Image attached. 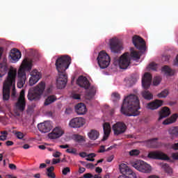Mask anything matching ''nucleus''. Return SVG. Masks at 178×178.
<instances>
[{
    "instance_id": "f257e3e1",
    "label": "nucleus",
    "mask_w": 178,
    "mask_h": 178,
    "mask_svg": "<svg viewBox=\"0 0 178 178\" xmlns=\"http://www.w3.org/2000/svg\"><path fill=\"white\" fill-rule=\"evenodd\" d=\"M72 63V58L69 56H63L56 60V68L58 72V76L56 79V86L59 90L65 88L67 84V69H69Z\"/></svg>"
},
{
    "instance_id": "f03ea898",
    "label": "nucleus",
    "mask_w": 178,
    "mask_h": 178,
    "mask_svg": "<svg viewBox=\"0 0 178 178\" xmlns=\"http://www.w3.org/2000/svg\"><path fill=\"white\" fill-rule=\"evenodd\" d=\"M140 100L136 95H129L124 99L121 113L126 116H138L140 115Z\"/></svg>"
},
{
    "instance_id": "7ed1b4c3",
    "label": "nucleus",
    "mask_w": 178,
    "mask_h": 178,
    "mask_svg": "<svg viewBox=\"0 0 178 178\" xmlns=\"http://www.w3.org/2000/svg\"><path fill=\"white\" fill-rule=\"evenodd\" d=\"M16 76H17V71L16 70H9L7 79L4 81L3 86V101H8L9 98H10V87H12V97H15L16 95V90L15 88V83H16Z\"/></svg>"
},
{
    "instance_id": "20e7f679",
    "label": "nucleus",
    "mask_w": 178,
    "mask_h": 178,
    "mask_svg": "<svg viewBox=\"0 0 178 178\" xmlns=\"http://www.w3.org/2000/svg\"><path fill=\"white\" fill-rule=\"evenodd\" d=\"M33 67V61L25 58L18 70V81L17 86L18 88H22L26 83V70L30 72Z\"/></svg>"
},
{
    "instance_id": "39448f33",
    "label": "nucleus",
    "mask_w": 178,
    "mask_h": 178,
    "mask_svg": "<svg viewBox=\"0 0 178 178\" xmlns=\"http://www.w3.org/2000/svg\"><path fill=\"white\" fill-rule=\"evenodd\" d=\"M151 83H152V75L149 72L145 73L144 76L142 78V86L145 90L142 91L141 95L144 99L147 101H151L154 99V95L151 93L148 90L151 87Z\"/></svg>"
},
{
    "instance_id": "423d86ee",
    "label": "nucleus",
    "mask_w": 178,
    "mask_h": 178,
    "mask_svg": "<svg viewBox=\"0 0 178 178\" xmlns=\"http://www.w3.org/2000/svg\"><path fill=\"white\" fill-rule=\"evenodd\" d=\"M44 91H45V82L41 81L35 88L29 90L27 98L29 101H40Z\"/></svg>"
},
{
    "instance_id": "0eeeda50",
    "label": "nucleus",
    "mask_w": 178,
    "mask_h": 178,
    "mask_svg": "<svg viewBox=\"0 0 178 178\" xmlns=\"http://www.w3.org/2000/svg\"><path fill=\"white\" fill-rule=\"evenodd\" d=\"M114 65H119L120 69H127L130 65V54L126 52L119 59L114 58Z\"/></svg>"
},
{
    "instance_id": "6e6552de",
    "label": "nucleus",
    "mask_w": 178,
    "mask_h": 178,
    "mask_svg": "<svg viewBox=\"0 0 178 178\" xmlns=\"http://www.w3.org/2000/svg\"><path fill=\"white\" fill-rule=\"evenodd\" d=\"M97 63L100 69H106L109 66V63H111V57L106 52L102 51L99 53Z\"/></svg>"
},
{
    "instance_id": "1a4fd4ad",
    "label": "nucleus",
    "mask_w": 178,
    "mask_h": 178,
    "mask_svg": "<svg viewBox=\"0 0 178 178\" xmlns=\"http://www.w3.org/2000/svg\"><path fill=\"white\" fill-rule=\"evenodd\" d=\"M133 167L142 173H151V165L143 161H138L132 164Z\"/></svg>"
},
{
    "instance_id": "9d476101",
    "label": "nucleus",
    "mask_w": 178,
    "mask_h": 178,
    "mask_svg": "<svg viewBox=\"0 0 178 178\" xmlns=\"http://www.w3.org/2000/svg\"><path fill=\"white\" fill-rule=\"evenodd\" d=\"M132 42L136 49L139 51H145V40L143 38L135 35L132 38Z\"/></svg>"
},
{
    "instance_id": "9b49d317",
    "label": "nucleus",
    "mask_w": 178,
    "mask_h": 178,
    "mask_svg": "<svg viewBox=\"0 0 178 178\" xmlns=\"http://www.w3.org/2000/svg\"><path fill=\"white\" fill-rule=\"evenodd\" d=\"M126 130H127V126L124 122H118L113 125L114 136H120V134L126 133Z\"/></svg>"
},
{
    "instance_id": "f8f14e48",
    "label": "nucleus",
    "mask_w": 178,
    "mask_h": 178,
    "mask_svg": "<svg viewBox=\"0 0 178 178\" xmlns=\"http://www.w3.org/2000/svg\"><path fill=\"white\" fill-rule=\"evenodd\" d=\"M110 49L113 54H119L122 51V43L119 39L114 38L110 40Z\"/></svg>"
},
{
    "instance_id": "ddd939ff",
    "label": "nucleus",
    "mask_w": 178,
    "mask_h": 178,
    "mask_svg": "<svg viewBox=\"0 0 178 178\" xmlns=\"http://www.w3.org/2000/svg\"><path fill=\"white\" fill-rule=\"evenodd\" d=\"M147 157L149 159H161V161H169V156L162 152H150Z\"/></svg>"
},
{
    "instance_id": "4468645a",
    "label": "nucleus",
    "mask_w": 178,
    "mask_h": 178,
    "mask_svg": "<svg viewBox=\"0 0 178 178\" xmlns=\"http://www.w3.org/2000/svg\"><path fill=\"white\" fill-rule=\"evenodd\" d=\"M84 119L81 117H76L72 118L70 122L69 126L72 129H80V127H83L84 126Z\"/></svg>"
},
{
    "instance_id": "2eb2a0df",
    "label": "nucleus",
    "mask_w": 178,
    "mask_h": 178,
    "mask_svg": "<svg viewBox=\"0 0 178 178\" xmlns=\"http://www.w3.org/2000/svg\"><path fill=\"white\" fill-rule=\"evenodd\" d=\"M63 134H65V131L62 127H56L51 133L48 134V137L50 138V140H56V138H60Z\"/></svg>"
},
{
    "instance_id": "dca6fc26",
    "label": "nucleus",
    "mask_w": 178,
    "mask_h": 178,
    "mask_svg": "<svg viewBox=\"0 0 178 178\" xmlns=\"http://www.w3.org/2000/svg\"><path fill=\"white\" fill-rule=\"evenodd\" d=\"M16 106L19 111H21V112H23V111L26 109V98L24 90H21L19 97L18 98V101L16 104Z\"/></svg>"
},
{
    "instance_id": "f3484780",
    "label": "nucleus",
    "mask_w": 178,
    "mask_h": 178,
    "mask_svg": "<svg viewBox=\"0 0 178 178\" xmlns=\"http://www.w3.org/2000/svg\"><path fill=\"white\" fill-rule=\"evenodd\" d=\"M41 79V73L37 70H34L31 73V78L29 79V86H34L37 84Z\"/></svg>"
},
{
    "instance_id": "a211bd4d",
    "label": "nucleus",
    "mask_w": 178,
    "mask_h": 178,
    "mask_svg": "<svg viewBox=\"0 0 178 178\" xmlns=\"http://www.w3.org/2000/svg\"><path fill=\"white\" fill-rule=\"evenodd\" d=\"M76 84L81 87L82 88H85V90H88L90 88V81L87 79V77L83 76H80L78 79L76 80Z\"/></svg>"
},
{
    "instance_id": "6ab92c4d",
    "label": "nucleus",
    "mask_w": 178,
    "mask_h": 178,
    "mask_svg": "<svg viewBox=\"0 0 178 178\" xmlns=\"http://www.w3.org/2000/svg\"><path fill=\"white\" fill-rule=\"evenodd\" d=\"M10 57L11 62L15 63V62H18L19 59L22 58V53L17 49H13L10 52Z\"/></svg>"
},
{
    "instance_id": "aec40b11",
    "label": "nucleus",
    "mask_w": 178,
    "mask_h": 178,
    "mask_svg": "<svg viewBox=\"0 0 178 178\" xmlns=\"http://www.w3.org/2000/svg\"><path fill=\"white\" fill-rule=\"evenodd\" d=\"M38 129L40 131L41 133H48L51 131V129H52V126L51 125V122L49 121H45L44 122H42L38 125Z\"/></svg>"
},
{
    "instance_id": "412c9836",
    "label": "nucleus",
    "mask_w": 178,
    "mask_h": 178,
    "mask_svg": "<svg viewBox=\"0 0 178 178\" xmlns=\"http://www.w3.org/2000/svg\"><path fill=\"white\" fill-rule=\"evenodd\" d=\"M163 105V101L156 99L152 102L147 104V109H151L152 111H155V109H158L160 106Z\"/></svg>"
},
{
    "instance_id": "4be33fe9",
    "label": "nucleus",
    "mask_w": 178,
    "mask_h": 178,
    "mask_svg": "<svg viewBox=\"0 0 178 178\" xmlns=\"http://www.w3.org/2000/svg\"><path fill=\"white\" fill-rule=\"evenodd\" d=\"M75 111L77 115H86L87 113V107L83 103H79L75 106Z\"/></svg>"
},
{
    "instance_id": "5701e85b",
    "label": "nucleus",
    "mask_w": 178,
    "mask_h": 178,
    "mask_svg": "<svg viewBox=\"0 0 178 178\" xmlns=\"http://www.w3.org/2000/svg\"><path fill=\"white\" fill-rule=\"evenodd\" d=\"M159 118L158 119L159 121L162 120V119H165V118H168L169 115H170V109L168 107H163L159 111Z\"/></svg>"
},
{
    "instance_id": "b1692460",
    "label": "nucleus",
    "mask_w": 178,
    "mask_h": 178,
    "mask_svg": "<svg viewBox=\"0 0 178 178\" xmlns=\"http://www.w3.org/2000/svg\"><path fill=\"white\" fill-rule=\"evenodd\" d=\"M103 130H104V137L102 138V141H106L108 140V137H109V134H111V124L108 122H105L103 124Z\"/></svg>"
},
{
    "instance_id": "393cba45",
    "label": "nucleus",
    "mask_w": 178,
    "mask_h": 178,
    "mask_svg": "<svg viewBox=\"0 0 178 178\" xmlns=\"http://www.w3.org/2000/svg\"><path fill=\"white\" fill-rule=\"evenodd\" d=\"M97 88L95 86H90V89L86 92L85 98L86 99H92L95 96Z\"/></svg>"
},
{
    "instance_id": "a878e982",
    "label": "nucleus",
    "mask_w": 178,
    "mask_h": 178,
    "mask_svg": "<svg viewBox=\"0 0 178 178\" xmlns=\"http://www.w3.org/2000/svg\"><path fill=\"white\" fill-rule=\"evenodd\" d=\"M120 172L123 175L122 176L126 177L129 174L131 173V169H130L127 165L122 163L120 165Z\"/></svg>"
},
{
    "instance_id": "bb28decb",
    "label": "nucleus",
    "mask_w": 178,
    "mask_h": 178,
    "mask_svg": "<svg viewBox=\"0 0 178 178\" xmlns=\"http://www.w3.org/2000/svg\"><path fill=\"white\" fill-rule=\"evenodd\" d=\"M178 115L174 114L172 115L170 118H167L163 122V124L167 125V124H172V123H175L176 120H177Z\"/></svg>"
},
{
    "instance_id": "cd10ccee",
    "label": "nucleus",
    "mask_w": 178,
    "mask_h": 178,
    "mask_svg": "<svg viewBox=\"0 0 178 178\" xmlns=\"http://www.w3.org/2000/svg\"><path fill=\"white\" fill-rule=\"evenodd\" d=\"M88 136L90 140H97L99 137V132L95 129H92L88 134Z\"/></svg>"
},
{
    "instance_id": "c85d7f7f",
    "label": "nucleus",
    "mask_w": 178,
    "mask_h": 178,
    "mask_svg": "<svg viewBox=\"0 0 178 178\" xmlns=\"http://www.w3.org/2000/svg\"><path fill=\"white\" fill-rule=\"evenodd\" d=\"M158 138L150 139L147 141V145L150 148H158Z\"/></svg>"
},
{
    "instance_id": "c756f323",
    "label": "nucleus",
    "mask_w": 178,
    "mask_h": 178,
    "mask_svg": "<svg viewBox=\"0 0 178 178\" xmlns=\"http://www.w3.org/2000/svg\"><path fill=\"white\" fill-rule=\"evenodd\" d=\"M56 101V97L55 95H50L47 97V98L44 101V106H48V105H51V104L55 102Z\"/></svg>"
},
{
    "instance_id": "7c9ffc66",
    "label": "nucleus",
    "mask_w": 178,
    "mask_h": 178,
    "mask_svg": "<svg viewBox=\"0 0 178 178\" xmlns=\"http://www.w3.org/2000/svg\"><path fill=\"white\" fill-rule=\"evenodd\" d=\"M7 70H8V67L6 66V63H0V79L1 77H3V76L6 74Z\"/></svg>"
},
{
    "instance_id": "2f4dec72",
    "label": "nucleus",
    "mask_w": 178,
    "mask_h": 178,
    "mask_svg": "<svg viewBox=\"0 0 178 178\" xmlns=\"http://www.w3.org/2000/svg\"><path fill=\"white\" fill-rule=\"evenodd\" d=\"M162 71L164 72L165 74H168V76H173V74H175V71L171 70L168 65L163 67Z\"/></svg>"
},
{
    "instance_id": "473e14b6",
    "label": "nucleus",
    "mask_w": 178,
    "mask_h": 178,
    "mask_svg": "<svg viewBox=\"0 0 178 178\" xmlns=\"http://www.w3.org/2000/svg\"><path fill=\"white\" fill-rule=\"evenodd\" d=\"M168 133L170 136H173L174 137H177L178 135V127H172L168 129Z\"/></svg>"
},
{
    "instance_id": "72a5a7b5",
    "label": "nucleus",
    "mask_w": 178,
    "mask_h": 178,
    "mask_svg": "<svg viewBox=\"0 0 178 178\" xmlns=\"http://www.w3.org/2000/svg\"><path fill=\"white\" fill-rule=\"evenodd\" d=\"M130 56L134 59H140V54H138V51H134V48H131Z\"/></svg>"
},
{
    "instance_id": "f704fd0d",
    "label": "nucleus",
    "mask_w": 178,
    "mask_h": 178,
    "mask_svg": "<svg viewBox=\"0 0 178 178\" xmlns=\"http://www.w3.org/2000/svg\"><path fill=\"white\" fill-rule=\"evenodd\" d=\"M87 156L88 158L86 159V161H89V162H94L95 161L94 158L97 156V154H95V153H90L88 154Z\"/></svg>"
},
{
    "instance_id": "c9c22d12",
    "label": "nucleus",
    "mask_w": 178,
    "mask_h": 178,
    "mask_svg": "<svg viewBox=\"0 0 178 178\" xmlns=\"http://www.w3.org/2000/svg\"><path fill=\"white\" fill-rule=\"evenodd\" d=\"M111 97H112L113 102H118V101H119V99H120V95L118 92H113L111 95Z\"/></svg>"
},
{
    "instance_id": "e433bc0d",
    "label": "nucleus",
    "mask_w": 178,
    "mask_h": 178,
    "mask_svg": "<svg viewBox=\"0 0 178 178\" xmlns=\"http://www.w3.org/2000/svg\"><path fill=\"white\" fill-rule=\"evenodd\" d=\"M169 95L168 90H164L161 92L159 93L157 97L159 98H166V96Z\"/></svg>"
},
{
    "instance_id": "4c0bfd02",
    "label": "nucleus",
    "mask_w": 178,
    "mask_h": 178,
    "mask_svg": "<svg viewBox=\"0 0 178 178\" xmlns=\"http://www.w3.org/2000/svg\"><path fill=\"white\" fill-rule=\"evenodd\" d=\"M161 80H162V79L161 78V76H155L153 80L154 86H159Z\"/></svg>"
},
{
    "instance_id": "58836bf2",
    "label": "nucleus",
    "mask_w": 178,
    "mask_h": 178,
    "mask_svg": "<svg viewBox=\"0 0 178 178\" xmlns=\"http://www.w3.org/2000/svg\"><path fill=\"white\" fill-rule=\"evenodd\" d=\"M129 155L131 156H138V155H140V150H138V149H132L129 152Z\"/></svg>"
},
{
    "instance_id": "ea45409f",
    "label": "nucleus",
    "mask_w": 178,
    "mask_h": 178,
    "mask_svg": "<svg viewBox=\"0 0 178 178\" xmlns=\"http://www.w3.org/2000/svg\"><path fill=\"white\" fill-rule=\"evenodd\" d=\"M66 152L68 154H73V155H77V149L74 148L67 149Z\"/></svg>"
},
{
    "instance_id": "a19ab883",
    "label": "nucleus",
    "mask_w": 178,
    "mask_h": 178,
    "mask_svg": "<svg viewBox=\"0 0 178 178\" xmlns=\"http://www.w3.org/2000/svg\"><path fill=\"white\" fill-rule=\"evenodd\" d=\"M15 136L19 140H22L24 138V134L20 131H17L15 133Z\"/></svg>"
},
{
    "instance_id": "79ce46f5",
    "label": "nucleus",
    "mask_w": 178,
    "mask_h": 178,
    "mask_svg": "<svg viewBox=\"0 0 178 178\" xmlns=\"http://www.w3.org/2000/svg\"><path fill=\"white\" fill-rule=\"evenodd\" d=\"M63 175H64V176H66V175H67V173H70V168L69 167H65L63 169L62 171Z\"/></svg>"
},
{
    "instance_id": "37998d69",
    "label": "nucleus",
    "mask_w": 178,
    "mask_h": 178,
    "mask_svg": "<svg viewBox=\"0 0 178 178\" xmlns=\"http://www.w3.org/2000/svg\"><path fill=\"white\" fill-rule=\"evenodd\" d=\"M83 140H84L83 136H81L80 135L75 136V140L77 141V143H81V141H83Z\"/></svg>"
},
{
    "instance_id": "c03bdc74",
    "label": "nucleus",
    "mask_w": 178,
    "mask_h": 178,
    "mask_svg": "<svg viewBox=\"0 0 178 178\" xmlns=\"http://www.w3.org/2000/svg\"><path fill=\"white\" fill-rule=\"evenodd\" d=\"M72 97L73 98V99H80L81 95H80V94L72 93Z\"/></svg>"
},
{
    "instance_id": "a18cd8bd",
    "label": "nucleus",
    "mask_w": 178,
    "mask_h": 178,
    "mask_svg": "<svg viewBox=\"0 0 178 178\" xmlns=\"http://www.w3.org/2000/svg\"><path fill=\"white\" fill-rule=\"evenodd\" d=\"M149 69H152V70H156V64L155 63H151L149 65Z\"/></svg>"
},
{
    "instance_id": "49530a36",
    "label": "nucleus",
    "mask_w": 178,
    "mask_h": 178,
    "mask_svg": "<svg viewBox=\"0 0 178 178\" xmlns=\"http://www.w3.org/2000/svg\"><path fill=\"white\" fill-rule=\"evenodd\" d=\"M47 176L49 178H56V177L55 172H47Z\"/></svg>"
},
{
    "instance_id": "de8ad7c7",
    "label": "nucleus",
    "mask_w": 178,
    "mask_h": 178,
    "mask_svg": "<svg viewBox=\"0 0 178 178\" xmlns=\"http://www.w3.org/2000/svg\"><path fill=\"white\" fill-rule=\"evenodd\" d=\"M169 59H170V56H162V60H163V62H169Z\"/></svg>"
},
{
    "instance_id": "09e8293b",
    "label": "nucleus",
    "mask_w": 178,
    "mask_h": 178,
    "mask_svg": "<svg viewBox=\"0 0 178 178\" xmlns=\"http://www.w3.org/2000/svg\"><path fill=\"white\" fill-rule=\"evenodd\" d=\"M86 168L87 169H94V164L92 163H88L86 165Z\"/></svg>"
},
{
    "instance_id": "8fccbe9b",
    "label": "nucleus",
    "mask_w": 178,
    "mask_h": 178,
    "mask_svg": "<svg viewBox=\"0 0 178 178\" xmlns=\"http://www.w3.org/2000/svg\"><path fill=\"white\" fill-rule=\"evenodd\" d=\"M83 178H92L94 177V175H92V174L91 173H86L83 175V176L82 177Z\"/></svg>"
},
{
    "instance_id": "3c124183",
    "label": "nucleus",
    "mask_w": 178,
    "mask_h": 178,
    "mask_svg": "<svg viewBox=\"0 0 178 178\" xmlns=\"http://www.w3.org/2000/svg\"><path fill=\"white\" fill-rule=\"evenodd\" d=\"M60 155H62V153H60V152H56L53 153V156L54 158H59V156H60Z\"/></svg>"
},
{
    "instance_id": "603ef678",
    "label": "nucleus",
    "mask_w": 178,
    "mask_h": 178,
    "mask_svg": "<svg viewBox=\"0 0 178 178\" xmlns=\"http://www.w3.org/2000/svg\"><path fill=\"white\" fill-rule=\"evenodd\" d=\"M56 163H60V160L59 159H52V165H56Z\"/></svg>"
},
{
    "instance_id": "864d4df0",
    "label": "nucleus",
    "mask_w": 178,
    "mask_h": 178,
    "mask_svg": "<svg viewBox=\"0 0 178 178\" xmlns=\"http://www.w3.org/2000/svg\"><path fill=\"white\" fill-rule=\"evenodd\" d=\"M9 168L11 169V170H16V169H17V168L16 167V165L13 163H10Z\"/></svg>"
},
{
    "instance_id": "5fc2aeb1",
    "label": "nucleus",
    "mask_w": 178,
    "mask_h": 178,
    "mask_svg": "<svg viewBox=\"0 0 178 178\" xmlns=\"http://www.w3.org/2000/svg\"><path fill=\"white\" fill-rule=\"evenodd\" d=\"M88 154H87L86 152H82L79 153V156H81V158H86L88 156Z\"/></svg>"
},
{
    "instance_id": "6e6d98bb",
    "label": "nucleus",
    "mask_w": 178,
    "mask_h": 178,
    "mask_svg": "<svg viewBox=\"0 0 178 178\" xmlns=\"http://www.w3.org/2000/svg\"><path fill=\"white\" fill-rule=\"evenodd\" d=\"M53 170H55V168H54V166H51L47 169V173L53 172Z\"/></svg>"
},
{
    "instance_id": "4d7b16f0",
    "label": "nucleus",
    "mask_w": 178,
    "mask_h": 178,
    "mask_svg": "<svg viewBox=\"0 0 178 178\" xmlns=\"http://www.w3.org/2000/svg\"><path fill=\"white\" fill-rule=\"evenodd\" d=\"M72 111L70 108H67L65 109V113L66 115H70V113H72Z\"/></svg>"
},
{
    "instance_id": "13d9d810",
    "label": "nucleus",
    "mask_w": 178,
    "mask_h": 178,
    "mask_svg": "<svg viewBox=\"0 0 178 178\" xmlns=\"http://www.w3.org/2000/svg\"><path fill=\"white\" fill-rule=\"evenodd\" d=\"M84 172H86V169L83 167H79V173L81 175L82 173H84Z\"/></svg>"
},
{
    "instance_id": "bf43d9fd",
    "label": "nucleus",
    "mask_w": 178,
    "mask_h": 178,
    "mask_svg": "<svg viewBox=\"0 0 178 178\" xmlns=\"http://www.w3.org/2000/svg\"><path fill=\"white\" fill-rule=\"evenodd\" d=\"M105 146H104V145H102L101 147H100V149H99L98 150V152H99V153H102V152H105Z\"/></svg>"
},
{
    "instance_id": "052dcab7",
    "label": "nucleus",
    "mask_w": 178,
    "mask_h": 178,
    "mask_svg": "<svg viewBox=\"0 0 178 178\" xmlns=\"http://www.w3.org/2000/svg\"><path fill=\"white\" fill-rule=\"evenodd\" d=\"M113 158H115L113 155L108 156L107 158V162H112V161H113Z\"/></svg>"
},
{
    "instance_id": "680f3d73",
    "label": "nucleus",
    "mask_w": 178,
    "mask_h": 178,
    "mask_svg": "<svg viewBox=\"0 0 178 178\" xmlns=\"http://www.w3.org/2000/svg\"><path fill=\"white\" fill-rule=\"evenodd\" d=\"M172 159L177 160L178 159V153H172Z\"/></svg>"
},
{
    "instance_id": "e2e57ef3",
    "label": "nucleus",
    "mask_w": 178,
    "mask_h": 178,
    "mask_svg": "<svg viewBox=\"0 0 178 178\" xmlns=\"http://www.w3.org/2000/svg\"><path fill=\"white\" fill-rule=\"evenodd\" d=\"M6 145H8V147H10V146L13 145L14 143L11 140H8V141H6Z\"/></svg>"
},
{
    "instance_id": "0e129e2a",
    "label": "nucleus",
    "mask_w": 178,
    "mask_h": 178,
    "mask_svg": "<svg viewBox=\"0 0 178 178\" xmlns=\"http://www.w3.org/2000/svg\"><path fill=\"white\" fill-rule=\"evenodd\" d=\"M7 137L8 136H6V135H1V136H0V140L1 141H5V140H6Z\"/></svg>"
},
{
    "instance_id": "69168bd1",
    "label": "nucleus",
    "mask_w": 178,
    "mask_h": 178,
    "mask_svg": "<svg viewBox=\"0 0 178 178\" xmlns=\"http://www.w3.org/2000/svg\"><path fill=\"white\" fill-rule=\"evenodd\" d=\"M95 172H96L97 173H102V168H99V167H97V168H96V169H95Z\"/></svg>"
},
{
    "instance_id": "338daca9",
    "label": "nucleus",
    "mask_w": 178,
    "mask_h": 178,
    "mask_svg": "<svg viewBox=\"0 0 178 178\" xmlns=\"http://www.w3.org/2000/svg\"><path fill=\"white\" fill-rule=\"evenodd\" d=\"M59 147L62 149H66L69 148V145H60Z\"/></svg>"
},
{
    "instance_id": "774afa93",
    "label": "nucleus",
    "mask_w": 178,
    "mask_h": 178,
    "mask_svg": "<svg viewBox=\"0 0 178 178\" xmlns=\"http://www.w3.org/2000/svg\"><path fill=\"white\" fill-rule=\"evenodd\" d=\"M173 149L178 150V143H175L172 145Z\"/></svg>"
}]
</instances>
